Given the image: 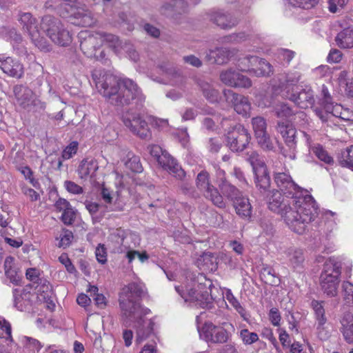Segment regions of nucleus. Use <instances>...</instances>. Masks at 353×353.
Here are the masks:
<instances>
[{
  "label": "nucleus",
  "mask_w": 353,
  "mask_h": 353,
  "mask_svg": "<svg viewBox=\"0 0 353 353\" xmlns=\"http://www.w3.org/2000/svg\"><path fill=\"white\" fill-rule=\"evenodd\" d=\"M274 180L279 190L269 191V209L280 214L293 232L303 234L318 215L316 201L295 183L289 173L274 172Z\"/></svg>",
  "instance_id": "obj_1"
},
{
  "label": "nucleus",
  "mask_w": 353,
  "mask_h": 353,
  "mask_svg": "<svg viewBox=\"0 0 353 353\" xmlns=\"http://www.w3.org/2000/svg\"><path fill=\"white\" fill-rule=\"evenodd\" d=\"M92 76L99 92L109 103L123 107L136 100L137 106L143 105L145 98L132 80L101 70H94Z\"/></svg>",
  "instance_id": "obj_2"
},
{
  "label": "nucleus",
  "mask_w": 353,
  "mask_h": 353,
  "mask_svg": "<svg viewBox=\"0 0 353 353\" xmlns=\"http://www.w3.org/2000/svg\"><path fill=\"white\" fill-rule=\"evenodd\" d=\"M18 20L22 29L28 33L32 42L42 51H50L51 46L47 39L41 36L40 29L53 43L58 46H67L72 41L70 32L64 28L61 20L54 16H43L40 25L37 19L30 12L20 14Z\"/></svg>",
  "instance_id": "obj_3"
},
{
  "label": "nucleus",
  "mask_w": 353,
  "mask_h": 353,
  "mask_svg": "<svg viewBox=\"0 0 353 353\" xmlns=\"http://www.w3.org/2000/svg\"><path fill=\"white\" fill-rule=\"evenodd\" d=\"M214 285L211 280L205 279L204 283L191 281L185 285H176L175 290L185 301L192 306L210 309L213 305L212 294Z\"/></svg>",
  "instance_id": "obj_4"
},
{
  "label": "nucleus",
  "mask_w": 353,
  "mask_h": 353,
  "mask_svg": "<svg viewBox=\"0 0 353 353\" xmlns=\"http://www.w3.org/2000/svg\"><path fill=\"white\" fill-rule=\"evenodd\" d=\"M145 294V288L141 282H132L124 286L119 293V306L123 315H129L139 309H145L137 301Z\"/></svg>",
  "instance_id": "obj_5"
},
{
  "label": "nucleus",
  "mask_w": 353,
  "mask_h": 353,
  "mask_svg": "<svg viewBox=\"0 0 353 353\" xmlns=\"http://www.w3.org/2000/svg\"><path fill=\"white\" fill-rule=\"evenodd\" d=\"M341 265L333 259L327 261L320 276V285L323 292L328 296L334 297L338 294Z\"/></svg>",
  "instance_id": "obj_6"
},
{
  "label": "nucleus",
  "mask_w": 353,
  "mask_h": 353,
  "mask_svg": "<svg viewBox=\"0 0 353 353\" xmlns=\"http://www.w3.org/2000/svg\"><path fill=\"white\" fill-rule=\"evenodd\" d=\"M148 308L139 309L132 312L129 315H123L131 322L134 323L136 329V342L141 343L148 339L154 332V323L151 319L145 318V316L150 314Z\"/></svg>",
  "instance_id": "obj_7"
},
{
  "label": "nucleus",
  "mask_w": 353,
  "mask_h": 353,
  "mask_svg": "<svg viewBox=\"0 0 353 353\" xmlns=\"http://www.w3.org/2000/svg\"><path fill=\"white\" fill-rule=\"evenodd\" d=\"M247 161L252 167L256 186L261 192H266L270 187V178L263 158L256 151L247 153Z\"/></svg>",
  "instance_id": "obj_8"
},
{
  "label": "nucleus",
  "mask_w": 353,
  "mask_h": 353,
  "mask_svg": "<svg viewBox=\"0 0 353 353\" xmlns=\"http://www.w3.org/2000/svg\"><path fill=\"white\" fill-rule=\"evenodd\" d=\"M196 186L203 196L212 201L214 205L219 208L225 207L223 196L219 193L218 189L211 183L210 174L207 171L202 170L197 174Z\"/></svg>",
  "instance_id": "obj_9"
},
{
  "label": "nucleus",
  "mask_w": 353,
  "mask_h": 353,
  "mask_svg": "<svg viewBox=\"0 0 353 353\" xmlns=\"http://www.w3.org/2000/svg\"><path fill=\"white\" fill-rule=\"evenodd\" d=\"M122 121L126 128L131 132L142 139H149L152 137L151 131L148 123L141 116V113L130 109L123 112Z\"/></svg>",
  "instance_id": "obj_10"
},
{
  "label": "nucleus",
  "mask_w": 353,
  "mask_h": 353,
  "mask_svg": "<svg viewBox=\"0 0 353 353\" xmlns=\"http://www.w3.org/2000/svg\"><path fill=\"white\" fill-rule=\"evenodd\" d=\"M251 139L248 131L242 125H236L226 135L227 145L232 152H242Z\"/></svg>",
  "instance_id": "obj_11"
},
{
  "label": "nucleus",
  "mask_w": 353,
  "mask_h": 353,
  "mask_svg": "<svg viewBox=\"0 0 353 353\" xmlns=\"http://www.w3.org/2000/svg\"><path fill=\"white\" fill-rule=\"evenodd\" d=\"M200 335L207 343L213 344L226 343L231 337L230 333L225 329L211 322L205 323L203 325Z\"/></svg>",
  "instance_id": "obj_12"
},
{
  "label": "nucleus",
  "mask_w": 353,
  "mask_h": 353,
  "mask_svg": "<svg viewBox=\"0 0 353 353\" xmlns=\"http://www.w3.org/2000/svg\"><path fill=\"white\" fill-rule=\"evenodd\" d=\"M276 131L281 134L286 145L290 148L289 153L287 154L285 151L283 154L291 160H294L296 159V130L295 128L284 122H278Z\"/></svg>",
  "instance_id": "obj_13"
},
{
  "label": "nucleus",
  "mask_w": 353,
  "mask_h": 353,
  "mask_svg": "<svg viewBox=\"0 0 353 353\" xmlns=\"http://www.w3.org/2000/svg\"><path fill=\"white\" fill-rule=\"evenodd\" d=\"M78 37L83 54L88 57H96L97 50L101 46L102 37L99 32L91 34L87 31H81Z\"/></svg>",
  "instance_id": "obj_14"
},
{
  "label": "nucleus",
  "mask_w": 353,
  "mask_h": 353,
  "mask_svg": "<svg viewBox=\"0 0 353 353\" xmlns=\"http://www.w3.org/2000/svg\"><path fill=\"white\" fill-rule=\"evenodd\" d=\"M220 80L225 85L232 88H249L252 86L251 80L232 68L222 71Z\"/></svg>",
  "instance_id": "obj_15"
},
{
  "label": "nucleus",
  "mask_w": 353,
  "mask_h": 353,
  "mask_svg": "<svg viewBox=\"0 0 353 353\" xmlns=\"http://www.w3.org/2000/svg\"><path fill=\"white\" fill-rule=\"evenodd\" d=\"M225 100L232 103L234 110L239 114L247 116L251 108L248 99L230 90H224Z\"/></svg>",
  "instance_id": "obj_16"
},
{
  "label": "nucleus",
  "mask_w": 353,
  "mask_h": 353,
  "mask_svg": "<svg viewBox=\"0 0 353 353\" xmlns=\"http://www.w3.org/2000/svg\"><path fill=\"white\" fill-rule=\"evenodd\" d=\"M285 98L294 102L301 108L312 107L315 101L313 90L307 87L301 91L296 90L291 94H285Z\"/></svg>",
  "instance_id": "obj_17"
},
{
  "label": "nucleus",
  "mask_w": 353,
  "mask_h": 353,
  "mask_svg": "<svg viewBox=\"0 0 353 353\" xmlns=\"http://www.w3.org/2000/svg\"><path fill=\"white\" fill-rule=\"evenodd\" d=\"M301 74L297 72H290L281 74L279 78V87L281 90V95L285 98V94H291L298 90L297 83L301 79Z\"/></svg>",
  "instance_id": "obj_18"
},
{
  "label": "nucleus",
  "mask_w": 353,
  "mask_h": 353,
  "mask_svg": "<svg viewBox=\"0 0 353 353\" xmlns=\"http://www.w3.org/2000/svg\"><path fill=\"white\" fill-rule=\"evenodd\" d=\"M158 163L164 170L179 180H183L185 176V171L168 152H164Z\"/></svg>",
  "instance_id": "obj_19"
},
{
  "label": "nucleus",
  "mask_w": 353,
  "mask_h": 353,
  "mask_svg": "<svg viewBox=\"0 0 353 353\" xmlns=\"http://www.w3.org/2000/svg\"><path fill=\"white\" fill-rule=\"evenodd\" d=\"M0 68L8 76L17 79H21L24 73L23 64L11 57L0 59Z\"/></svg>",
  "instance_id": "obj_20"
},
{
  "label": "nucleus",
  "mask_w": 353,
  "mask_h": 353,
  "mask_svg": "<svg viewBox=\"0 0 353 353\" xmlns=\"http://www.w3.org/2000/svg\"><path fill=\"white\" fill-rule=\"evenodd\" d=\"M109 241L114 252L124 253L129 248L127 233L121 228L114 230L109 236Z\"/></svg>",
  "instance_id": "obj_21"
},
{
  "label": "nucleus",
  "mask_w": 353,
  "mask_h": 353,
  "mask_svg": "<svg viewBox=\"0 0 353 353\" xmlns=\"http://www.w3.org/2000/svg\"><path fill=\"white\" fill-rule=\"evenodd\" d=\"M99 196L101 204L103 205V212H109L123 210V208L117 203V200H114L113 192L104 185L101 188Z\"/></svg>",
  "instance_id": "obj_22"
},
{
  "label": "nucleus",
  "mask_w": 353,
  "mask_h": 353,
  "mask_svg": "<svg viewBox=\"0 0 353 353\" xmlns=\"http://www.w3.org/2000/svg\"><path fill=\"white\" fill-rule=\"evenodd\" d=\"M13 92L18 104L23 109L30 110V103L35 95L32 90L23 85H17Z\"/></svg>",
  "instance_id": "obj_23"
},
{
  "label": "nucleus",
  "mask_w": 353,
  "mask_h": 353,
  "mask_svg": "<svg viewBox=\"0 0 353 353\" xmlns=\"http://www.w3.org/2000/svg\"><path fill=\"white\" fill-rule=\"evenodd\" d=\"M234 54V50H230L227 48H216L214 50H210L206 54V59L218 65L226 63Z\"/></svg>",
  "instance_id": "obj_24"
},
{
  "label": "nucleus",
  "mask_w": 353,
  "mask_h": 353,
  "mask_svg": "<svg viewBox=\"0 0 353 353\" xmlns=\"http://www.w3.org/2000/svg\"><path fill=\"white\" fill-rule=\"evenodd\" d=\"M209 19L222 29H230L238 23L237 19L230 14L221 11L211 12Z\"/></svg>",
  "instance_id": "obj_25"
},
{
  "label": "nucleus",
  "mask_w": 353,
  "mask_h": 353,
  "mask_svg": "<svg viewBox=\"0 0 353 353\" xmlns=\"http://www.w3.org/2000/svg\"><path fill=\"white\" fill-rule=\"evenodd\" d=\"M218 175L220 178L218 185L219 188L223 194L229 200L232 202L237 197L242 194L238 188H236L234 185L226 180L225 178V172L223 170L219 171Z\"/></svg>",
  "instance_id": "obj_26"
},
{
  "label": "nucleus",
  "mask_w": 353,
  "mask_h": 353,
  "mask_svg": "<svg viewBox=\"0 0 353 353\" xmlns=\"http://www.w3.org/2000/svg\"><path fill=\"white\" fill-rule=\"evenodd\" d=\"M233 207L238 216L245 220H249L252 216V207L250 199L243 194L232 201Z\"/></svg>",
  "instance_id": "obj_27"
},
{
  "label": "nucleus",
  "mask_w": 353,
  "mask_h": 353,
  "mask_svg": "<svg viewBox=\"0 0 353 353\" xmlns=\"http://www.w3.org/2000/svg\"><path fill=\"white\" fill-rule=\"evenodd\" d=\"M344 108L342 105L336 103L328 104L324 109L316 108L314 112L323 123L327 122L332 117L341 119Z\"/></svg>",
  "instance_id": "obj_28"
},
{
  "label": "nucleus",
  "mask_w": 353,
  "mask_h": 353,
  "mask_svg": "<svg viewBox=\"0 0 353 353\" xmlns=\"http://www.w3.org/2000/svg\"><path fill=\"white\" fill-rule=\"evenodd\" d=\"M340 331L343 339L348 344L353 345V313L345 312L341 319Z\"/></svg>",
  "instance_id": "obj_29"
},
{
  "label": "nucleus",
  "mask_w": 353,
  "mask_h": 353,
  "mask_svg": "<svg viewBox=\"0 0 353 353\" xmlns=\"http://www.w3.org/2000/svg\"><path fill=\"white\" fill-rule=\"evenodd\" d=\"M196 83L201 90L205 98L210 103H216L220 98L219 92L209 82L204 79H199Z\"/></svg>",
  "instance_id": "obj_30"
},
{
  "label": "nucleus",
  "mask_w": 353,
  "mask_h": 353,
  "mask_svg": "<svg viewBox=\"0 0 353 353\" xmlns=\"http://www.w3.org/2000/svg\"><path fill=\"white\" fill-rule=\"evenodd\" d=\"M14 305L17 310L23 311L30 306V292L26 290L19 289L13 290Z\"/></svg>",
  "instance_id": "obj_31"
},
{
  "label": "nucleus",
  "mask_w": 353,
  "mask_h": 353,
  "mask_svg": "<svg viewBox=\"0 0 353 353\" xmlns=\"http://www.w3.org/2000/svg\"><path fill=\"white\" fill-rule=\"evenodd\" d=\"M98 163L93 159H85L81 161L78 168V174L81 179L92 176L98 170Z\"/></svg>",
  "instance_id": "obj_32"
},
{
  "label": "nucleus",
  "mask_w": 353,
  "mask_h": 353,
  "mask_svg": "<svg viewBox=\"0 0 353 353\" xmlns=\"http://www.w3.org/2000/svg\"><path fill=\"white\" fill-rule=\"evenodd\" d=\"M335 41L341 48H353V27H347L339 32Z\"/></svg>",
  "instance_id": "obj_33"
},
{
  "label": "nucleus",
  "mask_w": 353,
  "mask_h": 353,
  "mask_svg": "<svg viewBox=\"0 0 353 353\" xmlns=\"http://www.w3.org/2000/svg\"><path fill=\"white\" fill-rule=\"evenodd\" d=\"M311 307L314 311V318L317 323V329H323L324 325L327 322V317L324 308V301L312 300Z\"/></svg>",
  "instance_id": "obj_34"
},
{
  "label": "nucleus",
  "mask_w": 353,
  "mask_h": 353,
  "mask_svg": "<svg viewBox=\"0 0 353 353\" xmlns=\"http://www.w3.org/2000/svg\"><path fill=\"white\" fill-rule=\"evenodd\" d=\"M285 254L288 259L290 265L294 269L302 267L305 259L301 250L296 248H290L285 251Z\"/></svg>",
  "instance_id": "obj_35"
},
{
  "label": "nucleus",
  "mask_w": 353,
  "mask_h": 353,
  "mask_svg": "<svg viewBox=\"0 0 353 353\" xmlns=\"http://www.w3.org/2000/svg\"><path fill=\"white\" fill-rule=\"evenodd\" d=\"M99 34L102 37L101 45L103 43H106L115 53H119L123 49L124 43L116 35L105 32H99Z\"/></svg>",
  "instance_id": "obj_36"
},
{
  "label": "nucleus",
  "mask_w": 353,
  "mask_h": 353,
  "mask_svg": "<svg viewBox=\"0 0 353 353\" xmlns=\"http://www.w3.org/2000/svg\"><path fill=\"white\" fill-rule=\"evenodd\" d=\"M259 61V57L256 56L248 55L238 60L237 67L241 72H248L253 73V69Z\"/></svg>",
  "instance_id": "obj_37"
},
{
  "label": "nucleus",
  "mask_w": 353,
  "mask_h": 353,
  "mask_svg": "<svg viewBox=\"0 0 353 353\" xmlns=\"http://www.w3.org/2000/svg\"><path fill=\"white\" fill-rule=\"evenodd\" d=\"M21 343L24 350L28 353H37L43 347L41 342L37 339L27 336L21 337Z\"/></svg>",
  "instance_id": "obj_38"
},
{
  "label": "nucleus",
  "mask_w": 353,
  "mask_h": 353,
  "mask_svg": "<svg viewBox=\"0 0 353 353\" xmlns=\"http://www.w3.org/2000/svg\"><path fill=\"white\" fill-rule=\"evenodd\" d=\"M272 72L273 70L271 64L261 58H259V61L257 62V65L253 69V74L257 77L269 76Z\"/></svg>",
  "instance_id": "obj_39"
},
{
  "label": "nucleus",
  "mask_w": 353,
  "mask_h": 353,
  "mask_svg": "<svg viewBox=\"0 0 353 353\" xmlns=\"http://www.w3.org/2000/svg\"><path fill=\"white\" fill-rule=\"evenodd\" d=\"M252 125L255 137L267 132V123L263 117L259 116L252 118Z\"/></svg>",
  "instance_id": "obj_40"
},
{
  "label": "nucleus",
  "mask_w": 353,
  "mask_h": 353,
  "mask_svg": "<svg viewBox=\"0 0 353 353\" xmlns=\"http://www.w3.org/2000/svg\"><path fill=\"white\" fill-rule=\"evenodd\" d=\"M1 32L5 39L14 43L18 44L22 41L21 35L17 32L15 28L3 27Z\"/></svg>",
  "instance_id": "obj_41"
},
{
  "label": "nucleus",
  "mask_w": 353,
  "mask_h": 353,
  "mask_svg": "<svg viewBox=\"0 0 353 353\" xmlns=\"http://www.w3.org/2000/svg\"><path fill=\"white\" fill-rule=\"evenodd\" d=\"M340 163L343 166L353 170V145L341 152Z\"/></svg>",
  "instance_id": "obj_42"
},
{
  "label": "nucleus",
  "mask_w": 353,
  "mask_h": 353,
  "mask_svg": "<svg viewBox=\"0 0 353 353\" xmlns=\"http://www.w3.org/2000/svg\"><path fill=\"white\" fill-rule=\"evenodd\" d=\"M259 145L265 151H272L274 145L268 132L255 137Z\"/></svg>",
  "instance_id": "obj_43"
},
{
  "label": "nucleus",
  "mask_w": 353,
  "mask_h": 353,
  "mask_svg": "<svg viewBox=\"0 0 353 353\" xmlns=\"http://www.w3.org/2000/svg\"><path fill=\"white\" fill-rule=\"evenodd\" d=\"M343 299L345 305L349 307L353 305V284L349 281H344L342 285Z\"/></svg>",
  "instance_id": "obj_44"
},
{
  "label": "nucleus",
  "mask_w": 353,
  "mask_h": 353,
  "mask_svg": "<svg viewBox=\"0 0 353 353\" xmlns=\"http://www.w3.org/2000/svg\"><path fill=\"white\" fill-rule=\"evenodd\" d=\"M225 298L234 307L236 312L243 318H245V310L242 307L239 301L233 295L230 290H228L225 292Z\"/></svg>",
  "instance_id": "obj_45"
},
{
  "label": "nucleus",
  "mask_w": 353,
  "mask_h": 353,
  "mask_svg": "<svg viewBox=\"0 0 353 353\" xmlns=\"http://www.w3.org/2000/svg\"><path fill=\"white\" fill-rule=\"evenodd\" d=\"M239 336L245 345H251L259 340V336L256 333L250 332L247 329L241 330Z\"/></svg>",
  "instance_id": "obj_46"
},
{
  "label": "nucleus",
  "mask_w": 353,
  "mask_h": 353,
  "mask_svg": "<svg viewBox=\"0 0 353 353\" xmlns=\"http://www.w3.org/2000/svg\"><path fill=\"white\" fill-rule=\"evenodd\" d=\"M288 1L292 6L310 9L316 6L319 0H288Z\"/></svg>",
  "instance_id": "obj_47"
},
{
  "label": "nucleus",
  "mask_w": 353,
  "mask_h": 353,
  "mask_svg": "<svg viewBox=\"0 0 353 353\" xmlns=\"http://www.w3.org/2000/svg\"><path fill=\"white\" fill-rule=\"evenodd\" d=\"M313 152L318 157V159L327 164H332L334 162L333 158L330 157L326 150L321 146L315 147L313 149Z\"/></svg>",
  "instance_id": "obj_48"
},
{
  "label": "nucleus",
  "mask_w": 353,
  "mask_h": 353,
  "mask_svg": "<svg viewBox=\"0 0 353 353\" xmlns=\"http://www.w3.org/2000/svg\"><path fill=\"white\" fill-rule=\"evenodd\" d=\"M277 55L278 59L283 64L288 65L294 57L295 52L285 48H281L278 50Z\"/></svg>",
  "instance_id": "obj_49"
},
{
  "label": "nucleus",
  "mask_w": 353,
  "mask_h": 353,
  "mask_svg": "<svg viewBox=\"0 0 353 353\" xmlns=\"http://www.w3.org/2000/svg\"><path fill=\"white\" fill-rule=\"evenodd\" d=\"M348 0H328V10L332 13H339L347 3Z\"/></svg>",
  "instance_id": "obj_50"
},
{
  "label": "nucleus",
  "mask_w": 353,
  "mask_h": 353,
  "mask_svg": "<svg viewBox=\"0 0 353 353\" xmlns=\"http://www.w3.org/2000/svg\"><path fill=\"white\" fill-rule=\"evenodd\" d=\"M0 337L9 339L11 338V325L5 319L0 316Z\"/></svg>",
  "instance_id": "obj_51"
},
{
  "label": "nucleus",
  "mask_w": 353,
  "mask_h": 353,
  "mask_svg": "<svg viewBox=\"0 0 353 353\" xmlns=\"http://www.w3.org/2000/svg\"><path fill=\"white\" fill-rule=\"evenodd\" d=\"M78 150V143L77 141L71 142L67 145L62 152L61 158L63 160H67L72 157L75 154Z\"/></svg>",
  "instance_id": "obj_52"
},
{
  "label": "nucleus",
  "mask_w": 353,
  "mask_h": 353,
  "mask_svg": "<svg viewBox=\"0 0 353 353\" xmlns=\"http://www.w3.org/2000/svg\"><path fill=\"white\" fill-rule=\"evenodd\" d=\"M76 218V211L71 207L63 212L61 221L64 224L70 225L73 223Z\"/></svg>",
  "instance_id": "obj_53"
},
{
  "label": "nucleus",
  "mask_w": 353,
  "mask_h": 353,
  "mask_svg": "<svg viewBox=\"0 0 353 353\" xmlns=\"http://www.w3.org/2000/svg\"><path fill=\"white\" fill-rule=\"evenodd\" d=\"M73 239V234L68 230H64L60 235V241L58 246L63 248H67L70 245Z\"/></svg>",
  "instance_id": "obj_54"
},
{
  "label": "nucleus",
  "mask_w": 353,
  "mask_h": 353,
  "mask_svg": "<svg viewBox=\"0 0 353 353\" xmlns=\"http://www.w3.org/2000/svg\"><path fill=\"white\" fill-rule=\"evenodd\" d=\"M276 114L279 117H290L294 114V111L291 108L285 103H281L276 106L275 109Z\"/></svg>",
  "instance_id": "obj_55"
},
{
  "label": "nucleus",
  "mask_w": 353,
  "mask_h": 353,
  "mask_svg": "<svg viewBox=\"0 0 353 353\" xmlns=\"http://www.w3.org/2000/svg\"><path fill=\"white\" fill-rule=\"evenodd\" d=\"M37 292L39 293H42L43 294V299H46V298H48L51 296L52 294V285H50V283L44 280V281H41V283L40 284H39L37 287Z\"/></svg>",
  "instance_id": "obj_56"
},
{
  "label": "nucleus",
  "mask_w": 353,
  "mask_h": 353,
  "mask_svg": "<svg viewBox=\"0 0 353 353\" xmlns=\"http://www.w3.org/2000/svg\"><path fill=\"white\" fill-rule=\"evenodd\" d=\"M222 147V142L218 138L209 139L207 143L208 151L212 154L217 153Z\"/></svg>",
  "instance_id": "obj_57"
},
{
  "label": "nucleus",
  "mask_w": 353,
  "mask_h": 353,
  "mask_svg": "<svg viewBox=\"0 0 353 353\" xmlns=\"http://www.w3.org/2000/svg\"><path fill=\"white\" fill-rule=\"evenodd\" d=\"M126 166L130 168L132 172H141L143 168L140 163L139 159L137 157H132L126 162Z\"/></svg>",
  "instance_id": "obj_58"
},
{
  "label": "nucleus",
  "mask_w": 353,
  "mask_h": 353,
  "mask_svg": "<svg viewBox=\"0 0 353 353\" xmlns=\"http://www.w3.org/2000/svg\"><path fill=\"white\" fill-rule=\"evenodd\" d=\"M160 12L168 17H172L174 15V3L173 0L169 2L163 3L159 9Z\"/></svg>",
  "instance_id": "obj_59"
},
{
  "label": "nucleus",
  "mask_w": 353,
  "mask_h": 353,
  "mask_svg": "<svg viewBox=\"0 0 353 353\" xmlns=\"http://www.w3.org/2000/svg\"><path fill=\"white\" fill-rule=\"evenodd\" d=\"M321 105L323 106V109L326 108L328 104H332V97H331L327 88L325 85H322L321 90Z\"/></svg>",
  "instance_id": "obj_60"
},
{
  "label": "nucleus",
  "mask_w": 353,
  "mask_h": 353,
  "mask_svg": "<svg viewBox=\"0 0 353 353\" xmlns=\"http://www.w3.org/2000/svg\"><path fill=\"white\" fill-rule=\"evenodd\" d=\"M148 150L150 152V154L157 160V162L159 161L160 158H161V157H163V154H164V152H167V151L163 150L158 145H148Z\"/></svg>",
  "instance_id": "obj_61"
},
{
  "label": "nucleus",
  "mask_w": 353,
  "mask_h": 353,
  "mask_svg": "<svg viewBox=\"0 0 353 353\" xmlns=\"http://www.w3.org/2000/svg\"><path fill=\"white\" fill-rule=\"evenodd\" d=\"M95 255L99 263L104 264L107 261V252L103 245L99 244L95 250Z\"/></svg>",
  "instance_id": "obj_62"
},
{
  "label": "nucleus",
  "mask_w": 353,
  "mask_h": 353,
  "mask_svg": "<svg viewBox=\"0 0 353 353\" xmlns=\"http://www.w3.org/2000/svg\"><path fill=\"white\" fill-rule=\"evenodd\" d=\"M64 186L67 191L72 194H79L83 193V188L73 181H65Z\"/></svg>",
  "instance_id": "obj_63"
},
{
  "label": "nucleus",
  "mask_w": 353,
  "mask_h": 353,
  "mask_svg": "<svg viewBox=\"0 0 353 353\" xmlns=\"http://www.w3.org/2000/svg\"><path fill=\"white\" fill-rule=\"evenodd\" d=\"M269 319L274 326H279L281 319V314L276 307H272L269 312Z\"/></svg>",
  "instance_id": "obj_64"
}]
</instances>
